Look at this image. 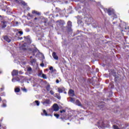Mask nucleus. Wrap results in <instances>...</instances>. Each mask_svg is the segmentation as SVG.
<instances>
[{"instance_id":"nucleus-1","label":"nucleus","mask_w":129,"mask_h":129,"mask_svg":"<svg viewBox=\"0 0 129 129\" xmlns=\"http://www.w3.org/2000/svg\"><path fill=\"white\" fill-rule=\"evenodd\" d=\"M104 11L105 13H107L109 16H112L113 15H114V13H115L114 10L112 8H104Z\"/></svg>"},{"instance_id":"nucleus-2","label":"nucleus","mask_w":129,"mask_h":129,"mask_svg":"<svg viewBox=\"0 0 129 129\" xmlns=\"http://www.w3.org/2000/svg\"><path fill=\"white\" fill-rule=\"evenodd\" d=\"M42 103L45 106H48V105H49V104H51V102L49 99H45L43 102H42Z\"/></svg>"},{"instance_id":"nucleus-3","label":"nucleus","mask_w":129,"mask_h":129,"mask_svg":"<svg viewBox=\"0 0 129 129\" xmlns=\"http://www.w3.org/2000/svg\"><path fill=\"white\" fill-rule=\"evenodd\" d=\"M20 50H22V51H26L27 49H28V45H27V43H24L20 47Z\"/></svg>"},{"instance_id":"nucleus-4","label":"nucleus","mask_w":129,"mask_h":129,"mask_svg":"<svg viewBox=\"0 0 129 129\" xmlns=\"http://www.w3.org/2000/svg\"><path fill=\"white\" fill-rule=\"evenodd\" d=\"M68 94L70 96L73 97V96H75V93L74 92V90L72 89H70L69 91Z\"/></svg>"},{"instance_id":"nucleus-5","label":"nucleus","mask_w":129,"mask_h":129,"mask_svg":"<svg viewBox=\"0 0 129 129\" xmlns=\"http://www.w3.org/2000/svg\"><path fill=\"white\" fill-rule=\"evenodd\" d=\"M52 108L54 111H58L59 110V106H58V104L55 103L53 105Z\"/></svg>"},{"instance_id":"nucleus-6","label":"nucleus","mask_w":129,"mask_h":129,"mask_svg":"<svg viewBox=\"0 0 129 129\" xmlns=\"http://www.w3.org/2000/svg\"><path fill=\"white\" fill-rule=\"evenodd\" d=\"M4 40H5V41L8 42V43L11 42V41H12V38L11 37H8V36H4Z\"/></svg>"},{"instance_id":"nucleus-7","label":"nucleus","mask_w":129,"mask_h":129,"mask_svg":"<svg viewBox=\"0 0 129 129\" xmlns=\"http://www.w3.org/2000/svg\"><path fill=\"white\" fill-rule=\"evenodd\" d=\"M67 25V28L70 31H72L71 27H72V22H71V21H68Z\"/></svg>"},{"instance_id":"nucleus-8","label":"nucleus","mask_w":129,"mask_h":129,"mask_svg":"<svg viewBox=\"0 0 129 129\" xmlns=\"http://www.w3.org/2000/svg\"><path fill=\"white\" fill-rule=\"evenodd\" d=\"M52 57L54 58L55 60H58L59 59V57H58V56L56 54V52H52Z\"/></svg>"},{"instance_id":"nucleus-9","label":"nucleus","mask_w":129,"mask_h":129,"mask_svg":"<svg viewBox=\"0 0 129 129\" xmlns=\"http://www.w3.org/2000/svg\"><path fill=\"white\" fill-rule=\"evenodd\" d=\"M19 74V73L18 72V71L14 70L12 73V76H16V75H18Z\"/></svg>"},{"instance_id":"nucleus-10","label":"nucleus","mask_w":129,"mask_h":129,"mask_svg":"<svg viewBox=\"0 0 129 129\" xmlns=\"http://www.w3.org/2000/svg\"><path fill=\"white\" fill-rule=\"evenodd\" d=\"M76 104L78 106H81V107H82V104H81V102H80L79 100H77L76 101Z\"/></svg>"},{"instance_id":"nucleus-11","label":"nucleus","mask_w":129,"mask_h":129,"mask_svg":"<svg viewBox=\"0 0 129 129\" xmlns=\"http://www.w3.org/2000/svg\"><path fill=\"white\" fill-rule=\"evenodd\" d=\"M2 28L4 29L7 27V22L3 21L2 22Z\"/></svg>"},{"instance_id":"nucleus-12","label":"nucleus","mask_w":129,"mask_h":129,"mask_svg":"<svg viewBox=\"0 0 129 129\" xmlns=\"http://www.w3.org/2000/svg\"><path fill=\"white\" fill-rule=\"evenodd\" d=\"M43 113H41L42 115H45V116H49V115H50L47 113V111H46L45 110H43Z\"/></svg>"},{"instance_id":"nucleus-13","label":"nucleus","mask_w":129,"mask_h":129,"mask_svg":"<svg viewBox=\"0 0 129 129\" xmlns=\"http://www.w3.org/2000/svg\"><path fill=\"white\" fill-rule=\"evenodd\" d=\"M54 97H56V98H57V99H61V96H60V94L58 93H56L54 95Z\"/></svg>"},{"instance_id":"nucleus-14","label":"nucleus","mask_w":129,"mask_h":129,"mask_svg":"<svg viewBox=\"0 0 129 129\" xmlns=\"http://www.w3.org/2000/svg\"><path fill=\"white\" fill-rule=\"evenodd\" d=\"M36 52H39V50H38V49H37V48H35L32 50L33 55H35V53H36Z\"/></svg>"},{"instance_id":"nucleus-15","label":"nucleus","mask_w":129,"mask_h":129,"mask_svg":"<svg viewBox=\"0 0 129 129\" xmlns=\"http://www.w3.org/2000/svg\"><path fill=\"white\" fill-rule=\"evenodd\" d=\"M33 104L34 105H36V104L37 106H39V105H40V102L38 100H36L34 102H33Z\"/></svg>"},{"instance_id":"nucleus-16","label":"nucleus","mask_w":129,"mask_h":129,"mask_svg":"<svg viewBox=\"0 0 129 129\" xmlns=\"http://www.w3.org/2000/svg\"><path fill=\"white\" fill-rule=\"evenodd\" d=\"M32 14H35V15H37L38 16H40V15H41L40 13L38 12L37 11H33Z\"/></svg>"},{"instance_id":"nucleus-17","label":"nucleus","mask_w":129,"mask_h":129,"mask_svg":"<svg viewBox=\"0 0 129 129\" xmlns=\"http://www.w3.org/2000/svg\"><path fill=\"white\" fill-rule=\"evenodd\" d=\"M70 101H71V102H73V103H74L75 101V99L72 97H70Z\"/></svg>"},{"instance_id":"nucleus-18","label":"nucleus","mask_w":129,"mask_h":129,"mask_svg":"<svg viewBox=\"0 0 129 129\" xmlns=\"http://www.w3.org/2000/svg\"><path fill=\"white\" fill-rule=\"evenodd\" d=\"M51 89V88L50 87V85H48L46 86V90H47V91H49V90Z\"/></svg>"},{"instance_id":"nucleus-19","label":"nucleus","mask_w":129,"mask_h":129,"mask_svg":"<svg viewBox=\"0 0 129 129\" xmlns=\"http://www.w3.org/2000/svg\"><path fill=\"white\" fill-rule=\"evenodd\" d=\"M58 91L59 93H62V92L63 91V90L60 88H58Z\"/></svg>"},{"instance_id":"nucleus-20","label":"nucleus","mask_w":129,"mask_h":129,"mask_svg":"<svg viewBox=\"0 0 129 129\" xmlns=\"http://www.w3.org/2000/svg\"><path fill=\"white\" fill-rule=\"evenodd\" d=\"M31 64H34V63H36V59H33L31 60Z\"/></svg>"},{"instance_id":"nucleus-21","label":"nucleus","mask_w":129,"mask_h":129,"mask_svg":"<svg viewBox=\"0 0 129 129\" xmlns=\"http://www.w3.org/2000/svg\"><path fill=\"white\" fill-rule=\"evenodd\" d=\"M42 78H44V79H47V75L42 74Z\"/></svg>"},{"instance_id":"nucleus-22","label":"nucleus","mask_w":129,"mask_h":129,"mask_svg":"<svg viewBox=\"0 0 129 129\" xmlns=\"http://www.w3.org/2000/svg\"><path fill=\"white\" fill-rule=\"evenodd\" d=\"M20 91V88H17L15 89V92H19Z\"/></svg>"},{"instance_id":"nucleus-23","label":"nucleus","mask_w":129,"mask_h":129,"mask_svg":"<svg viewBox=\"0 0 129 129\" xmlns=\"http://www.w3.org/2000/svg\"><path fill=\"white\" fill-rule=\"evenodd\" d=\"M113 127L114 129H120L118 127V126L115 125H113Z\"/></svg>"},{"instance_id":"nucleus-24","label":"nucleus","mask_w":129,"mask_h":129,"mask_svg":"<svg viewBox=\"0 0 129 129\" xmlns=\"http://www.w3.org/2000/svg\"><path fill=\"white\" fill-rule=\"evenodd\" d=\"M21 89L23 91H24V92H27V89L26 88H21Z\"/></svg>"},{"instance_id":"nucleus-25","label":"nucleus","mask_w":129,"mask_h":129,"mask_svg":"<svg viewBox=\"0 0 129 129\" xmlns=\"http://www.w3.org/2000/svg\"><path fill=\"white\" fill-rule=\"evenodd\" d=\"M111 16H112V17H113V18H115V19H116V18H117V16L116 15L115 13H114V14H113Z\"/></svg>"},{"instance_id":"nucleus-26","label":"nucleus","mask_w":129,"mask_h":129,"mask_svg":"<svg viewBox=\"0 0 129 129\" xmlns=\"http://www.w3.org/2000/svg\"><path fill=\"white\" fill-rule=\"evenodd\" d=\"M88 22H89V23H91V21H92V18H91V17H90L89 19H88Z\"/></svg>"},{"instance_id":"nucleus-27","label":"nucleus","mask_w":129,"mask_h":129,"mask_svg":"<svg viewBox=\"0 0 129 129\" xmlns=\"http://www.w3.org/2000/svg\"><path fill=\"white\" fill-rule=\"evenodd\" d=\"M54 116H55V117H56V118H59V114H54Z\"/></svg>"},{"instance_id":"nucleus-28","label":"nucleus","mask_w":129,"mask_h":129,"mask_svg":"<svg viewBox=\"0 0 129 129\" xmlns=\"http://www.w3.org/2000/svg\"><path fill=\"white\" fill-rule=\"evenodd\" d=\"M15 80L16 81H18V82H20V78H19V77H17Z\"/></svg>"},{"instance_id":"nucleus-29","label":"nucleus","mask_w":129,"mask_h":129,"mask_svg":"<svg viewBox=\"0 0 129 129\" xmlns=\"http://www.w3.org/2000/svg\"><path fill=\"white\" fill-rule=\"evenodd\" d=\"M60 113H63V112H66V110H62L60 111Z\"/></svg>"},{"instance_id":"nucleus-30","label":"nucleus","mask_w":129,"mask_h":129,"mask_svg":"<svg viewBox=\"0 0 129 129\" xmlns=\"http://www.w3.org/2000/svg\"><path fill=\"white\" fill-rule=\"evenodd\" d=\"M7 107V104H5V103H3V104L2 105V107Z\"/></svg>"},{"instance_id":"nucleus-31","label":"nucleus","mask_w":129,"mask_h":129,"mask_svg":"<svg viewBox=\"0 0 129 129\" xmlns=\"http://www.w3.org/2000/svg\"><path fill=\"white\" fill-rule=\"evenodd\" d=\"M27 71L28 72L32 71V68H28L27 69Z\"/></svg>"},{"instance_id":"nucleus-32","label":"nucleus","mask_w":129,"mask_h":129,"mask_svg":"<svg viewBox=\"0 0 129 129\" xmlns=\"http://www.w3.org/2000/svg\"><path fill=\"white\" fill-rule=\"evenodd\" d=\"M50 93L52 95H54V92L53 91H52V90L50 91Z\"/></svg>"},{"instance_id":"nucleus-33","label":"nucleus","mask_w":129,"mask_h":129,"mask_svg":"<svg viewBox=\"0 0 129 129\" xmlns=\"http://www.w3.org/2000/svg\"><path fill=\"white\" fill-rule=\"evenodd\" d=\"M125 30H126L127 31H129V27H126L125 28Z\"/></svg>"},{"instance_id":"nucleus-34","label":"nucleus","mask_w":129,"mask_h":129,"mask_svg":"<svg viewBox=\"0 0 129 129\" xmlns=\"http://www.w3.org/2000/svg\"><path fill=\"white\" fill-rule=\"evenodd\" d=\"M53 69V67H50L49 68V70H50V71H52Z\"/></svg>"},{"instance_id":"nucleus-35","label":"nucleus","mask_w":129,"mask_h":129,"mask_svg":"<svg viewBox=\"0 0 129 129\" xmlns=\"http://www.w3.org/2000/svg\"><path fill=\"white\" fill-rule=\"evenodd\" d=\"M19 34H20V35H23V31H19Z\"/></svg>"},{"instance_id":"nucleus-36","label":"nucleus","mask_w":129,"mask_h":129,"mask_svg":"<svg viewBox=\"0 0 129 129\" xmlns=\"http://www.w3.org/2000/svg\"><path fill=\"white\" fill-rule=\"evenodd\" d=\"M47 22H48V20L46 19V20H45V21L44 22V23L45 24H46V23H47Z\"/></svg>"},{"instance_id":"nucleus-37","label":"nucleus","mask_w":129,"mask_h":129,"mask_svg":"<svg viewBox=\"0 0 129 129\" xmlns=\"http://www.w3.org/2000/svg\"><path fill=\"white\" fill-rule=\"evenodd\" d=\"M12 82H16V81H15V79L14 78L12 79Z\"/></svg>"},{"instance_id":"nucleus-38","label":"nucleus","mask_w":129,"mask_h":129,"mask_svg":"<svg viewBox=\"0 0 129 129\" xmlns=\"http://www.w3.org/2000/svg\"><path fill=\"white\" fill-rule=\"evenodd\" d=\"M55 71H56V70H54L53 69L52 71H51V72H55Z\"/></svg>"},{"instance_id":"nucleus-39","label":"nucleus","mask_w":129,"mask_h":129,"mask_svg":"<svg viewBox=\"0 0 129 129\" xmlns=\"http://www.w3.org/2000/svg\"><path fill=\"white\" fill-rule=\"evenodd\" d=\"M40 66H42V67H44V63H41Z\"/></svg>"},{"instance_id":"nucleus-40","label":"nucleus","mask_w":129,"mask_h":129,"mask_svg":"<svg viewBox=\"0 0 129 129\" xmlns=\"http://www.w3.org/2000/svg\"><path fill=\"white\" fill-rule=\"evenodd\" d=\"M19 74H23V72L22 71H20L19 72Z\"/></svg>"},{"instance_id":"nucleus-41","label":"nucleus","mask_w":129,"mask_h":129,"mask_svg":"<svg viewBox=\"0 0 129 129\" xmlns=\"http://www.w3.org/2000/svg\"><path fill=\"white\" fill-rule=\"evenodd\" d=\"M56 83H59V80H56Z\"/></svg>"},{"instance_id":"nucleus-42","label":"nucleus","mask_w":129,"mask_h":129,"mask_svg":"<svg viewBox=\"0 0 129 129\" xmlns=\"http://www.w3.org/2000/svg\"><path fill=\"white\" fill-rule=\"evenodd\" d=\"M16 26H18V25H19V22H16Z\"/></svg>"},{"instance_id":"nucleus-43","label":"nucleus","mask_w":129,"mask_h":129,"mask_svg":"<svg viewBox=\"0 0 129 129\" xmlns=\"http://www.w3.org/2000/svg\"><path fill=\"white\" fill-rule=\"evenodd\" d=\"M4 102H7V101L4 100Z\"/></svg>"},{"instance_id":"nucleus-44","label":"nucleus","mask_w":129,"mask_h":129,"mask_svg":"<svg viewBox=\"0 0 129 129\" xmlns=\"http://www.w3.org/2000/svg\"><path fill=\"white\" fill-rule=\"evenodd\" d=\"M113 76H114L115 74H112Z\"/></svg>"},{"instance_id":"nucleus-45","label":"nucleus","mask_w":129,"mask_h":129,"mask_svg":"<svg viewBox=\"0 0 129 129\" xmlns=\"http://www.w3.org/2000/svg\"><path fill=\"white\" fill-rule=\"evenodd\" d=\"M34 20H37V18H35L34 19Z\"/></svg>"},{"instance_id":"nucleus-46","label":"nucleus","mask_w":129,"mask_h":129,"mask_svg":"<svg viewBox=\"0 0 129 129\" xmlns=\"http://www.w3.org/2000/svg\"><path fill=\"white\" fill-rule=\"evenodd\" d=\"M16 1V2H18V0H15Z\"/></svg>"},{"instance_id":"nucleus-47","label":"nucleus","mask_w":129,"mask_h":129,"mask_svg":"<svg viewBox=\"0 0 129 129\" xmlns=\"http://www.w3.org/2000/svg\"><path fill=\"white\" fill-rule=\"evenodd\" d=\"M30 58H32V56H30Z\"/></svg>"},{"instance_id":"nucleus-48","label":"nucleus","mask_w":129,"mask_h":129,"mask_svg":"<svg viewBox=\"0 0 129 129\" xmlns=\"http://www.w3.org/2000/svg\"><path fill=\"white\" fill-rule=\"evenodd\" d=\"M24 6H25V5H26V4H24Z\"/></svg>"},{"instance_id":"nucleus-49","label":"nucleus","mask_w":129,"mask_h":129,"mask_svg":"<svg viewBox=\"0 0 129 129\" xmlns=\"http://www.w3.org/2000/svg\"><path fill=\"white\" fill-rule=\"evenodd\" d=\"M68 124H70V123H68Z\"/></svg>"},{"instance_id":"nucleus-50","label":"nucleus","mask_w":129,"mask_h":129,"mask_svg":"<svg viewBox=\"0 0 129 129\" xmlns=\"http://www.w3.org/2000/svg\"><path fill=\"white\" fill-rule=\"evenodd\" d=\"M113 24H115V23H114V22H113Z\"/></svg>"},{"instance_id":"nucleus-51","label":"nucleus","mask_w":129,"mask_h":129,"mask_svg":"<svg viewBox=\"0 0 129 129\" xmlns=\"http://www.w3.org/2000/svg\"><path fill=\"white\" fill-rule=\"evenodd\" d=\"M1 124H0V127H1Z\"/></svg>"},{"instance_id":"nucleus-52","label":"nucleus","mask_w":129,"mask_h":129,"mask_svg":"<svg viewBox=\"0 0 129 129\" xmlns=\"http://www.w3.org/2000/svg\"><path fill=\"white\" fill-rule=\"evenodd\" d=\"M64 93H66V92H64Z\"/></svg>"},{"instance_id":"nucleus-53","label":"nucleus","mask_w":129,"mask_h":129,"mask_svg":"<svg viewBox=\"0 0 129 129\" xmlns=\"http://www.w3.org/2000/svg\"><path fill=\"white\" fill-rule=\"evenodd\" d=\"M0 17H1V15H0Z\"/></svg>"}]
</instances>
